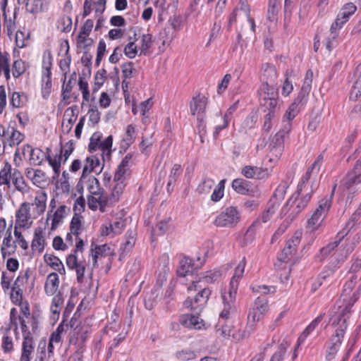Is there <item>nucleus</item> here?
<instances>
[{
    "label": "nucleus",
    "instance_id": "obj_62",
    "mask_svg": "<svg viewBox=\"0 0 361 361\" xmlns=\"http://www.w3.org/2000/svg\"><path fill=\"white\" fill-rule=\"evenodd\" d=\"M32 180L35 185H39L46 181V174L41 169H35L32 177Z\"/></svg>",
    "mask_w": 361,
    "mask_h": 361
},
{
    "label": "nucleus",
    "instance_id": "obj_53",
    "mask_svg": "<svg viewBox=\"0 0 361 361\" xmlns=\"http://www.w3.org/2000/svg\"><path fill=\"white\" fill-rule=\"evenodd\" d=\"M25 71L24 62L21 59L15 61L12 66V74L14 78H19Z\"/></svg>",
    "mask_w": 361,
    "mask_h": 361
},
{
    "label": "nucleus",
    "instance_id": "obj_3",
    "mask_svg": "<svg viewBox=\"0 0 361 361\" xmlns=\"http://www.w3.org/2000/svg\"><path fill=\"white\" fill-rule=\"evenodd\" d=\"M334 329V332L327 343L326 359L329 361L335 358L343 342L347 328L344 322L339 325H331Z\"/></svg>",
    "mask_w": 361,
    "mask_h": 361
},
{
    "label": "nucleus",
    "instance_id": "obj_35",
    "mask_svg": "<svg viewBox=\"0 0 361 361\" xmlns=\"http://www.w3.org/2000/svg\"><path fill=\"white\" fill-rule=\"evenodd\" d=\"M44 153L39 148L30 149V163L34 166H39L42 163Z\"/></svg>",
    "mask_w": 361,
    "mask_h": 361
},
{
    "label": "nucleus",
    "instance_id": "obj_7",
    "mask_svg": "<svg viewBox=\"0 0 361 361\" xmlns=\"http://www.w3.org/2000/svg\"><path fill=\"white\" fill-rule=\"evenodd\" d=\"M359 298L358 293H353L349 298H343V301H346V304L340 310L339 314L334 319H331V325H339L344 322L346 328H348L347 321L350 318V312L352 307Z\"/></svg>",
    "mask_w": 361,
    "mask_h": 361
},
{
    "label": "nucleus",
    "instance_id": "obj_19",
    "mask_svg": "<svg viewBox=\"0 0 361 361\" xmlns=\"http://www.w3.org/2000/svg\"><path fill=\"white\" fill-rule=\"evenodd\" d=\"M59 285V278L56 273L49 274L44 285V291L48 295H53L56 293Z\"/></svg>",
    "mask_w": 361,
    "mask_h": 361
},
{
    "label": "nucleus",
    "instance_id": "obj_22",
    "mask_svg": "<svg viewBox=\"0 0 361 361\" xmlns=\"http://www.w3.org/2000/svg\"><path fill=\"white\" fill-rule=\"evenodd\" d=\"M195 264L192 259L190 257H184L180 260L179 267L177 269L178 276H185L188 274L192 272L193 269H197L198 266L194 267Z\"/></svg>",
    "mask_w": 361,
    "mask_h": 361
},
{
    "label": "nucleus",
    "instance_id": "obj_38",
    "mask_svg": "<svg viewBox=\"0 0 361 361\" xmlns=\"http://www.w3.org/2000/svg\"><path fill=\"white\" fill-rule=\"evenodd\" d=\"M78 107L77 106L69 107L65 111L64 116H69L67 124L68 132L71 130L73 124L75 122L78 118Z\"/></svg>",
    "mask_w": 361,
    "mask_h": 361
},
{
    "label": "nucleus",
    "instance_id": "obj_49",
    "mask_svg": "<svg viewBox=\"0 0 361 361\" xmlns=\"http://www.w3.org/2000/svg\"><path fill=\"white\" fill-rule=\"evenodd\" d=\"M116 182V183L112 190L111 197H110L111 202L118 201L119 196L122 194L125 188V184L123 180Z\"/></svg>",
    "mask_w": 361,
    "mask_h": 361
},
{
    "label": "nucleus",
    "instance_id": "obj_64",
    "mask_svg": "<svg viewBox=\"0 0 361 361\" xmlns=\"http://www.w3.org/2000/svg\"><path fill=\"white\" fill-rule=\"evenodd\" d=\"M1 348L4 353H10L13 350V344L12 338L6 334L2 338Z\"/></svg>",
    "mask_w": 361,
    "mask_h": 361
},
{
    "label": "nucleus",
    "instance_id": "obj_10",
    "mask_svg": "<svg viewBox=\"0 0 361 361\" xmlns=\"http://www.w3.org/2000/svg\"><path fill=\"white\" fill-rule=\"evenodd\" d=\"M300 239L298 236H293L291 239L287 240L285 247L279 257V263L275 264L276 268H279L283 263H287L296 252L297 246L299 245Z\"/></svg>",
    "mask_w": 361,
    "mask_h": 361
},
{
    "label": "nucleus",
    "instance_id": "obj_52",
    "mask_svg": "<svg viewBox=\"0 0 361 361\" xmlns=\"http://www.w3.org/2000/svg\"><path fill=\"white\" fill-rule=\"evenodd\" d=\"M269 112L264 116V121L263 125V130L266 132H269L272 127V120L276 116V114L279 110H268Z\"/></svg>",
    "mask_w": 361,
    "mask_h": 361
},
{
    "label": "nucleus",
    "instance_id": "obj_9",
    "mask_svg": "<svg viewBox=\"0 0 361 361\" xmlns=\"http://www.w3.org/2000/svg\"><path fill=\"white\" fill-rule=\"evenodd\" d=\"M290 125L285 123L281 130H280L271 139L269 147L276 156L280 155L283 149L284 137L288 135L290 131Z\"/></svg>",
    "mask_w": 361,
    "mask_h": 361
},
{
    "label": "nucleus",
    "instance_id": "obj_46",
    "mask_svg": "<svg viewBox=\"0 0 361 361\" xmlns=\"http://www.w3.org/2000/svg\"><path fill=\"white\" fill-rule=\"evenodd\" d=\"M106 71L102 68L98 71L94 76V84L92 89L93 92H97L99 88L103 85L106 78Z\"/></svg>",
    "mask_w": 361,
    "mask_h": 361
},
{
    "label": "nucleus",
    "instance_id": "obj_11",
    "mask_svg": "<svg viewBox=\"0 0 361 361\" xmlns=\"http://www.w3.org/2000/svg\"><path fill=\"white\" fill-rule=\"evenodd\" d=\"M210 294L211 290L209 288H204L197 294L194 299L186 300L184 302L185 306L188 307H190L192 310L199 312L207 303Z\"/></svg>",
    "mask_w": 361,
    "mask_h": 361
},
{
    "label": "nucleus",
    "instance_id": "obj_43",
    "mask_svg": "<svg viewBox=\"0 0 361 361\" xmlns=\"http://www.w3.org/2000/svg\"><path fill=\"white\" fill-rule=\"evenodd\" d=\"M288 186L286 183L279 185L276 189L274 193L271 196L269 200H274V202H277L278 207L280 206V203L283 200L285 197V194L286 192V189Z\"/></svg>",
    "mask_w": 361,
    "mask_h": 361
},
{
    "label": "nucleus",
    "instance_id": "obj_37",
    "mask_svg": "<svg viewBox=\"0 0 361 361\" xmlns=\"http://www.w3.org/2000/svg\"><path fill=\"white\" fill-rule=\"evenodd\" d=\"M46 159L48 161L49 165L52 167L54 176V178H58L60 174V166L62 161V157L61 154H56L55 158L53 159L50 155L46 156Z\"/></svg>",
    "mask_w": 361,
    "mask_h": 361
},
{
    "label": "nucleus",
    "instance_id": "obj_55",
    "mask_svg": "<svg viewBox=\"0 0 361 361\" xmlns=\"http://www.w3.org/2000/svg\"><path fill=\"white\" fill-rule=\"evenodd\" d=\"M106 201V197H104V195H102L100 199L98 196L91 195L87 198V204L90 209L92 210H96L98 207V204L102 205V204Z\"/></svg>",
    "mask_w": 361,
    "mask_h": 361
},
{
    "label": "nucleus",
    "instance_id": "obj_47",
    "mask_svg": "<svg viewBox=\"0 0 361 361\" xmlns=\"http://www.w3.org/2000/svg\"><path fill=\"white\" fill-rule=\"evenodd\" d=\"M361 217V204L360 207L355 210V212L351 215V217L348 222L346 224V228H344L343 231L345 232H347V234L348 232L353 228L355 223L357 222Z\"/></svg>",
    "mask_w": 361,
    "mask_h": 361
},
{
    "label": "nucleus",
    "instance_id": "obj_14",
    "mask_svg": "<svg viewBox=\"0 0 361 361\" xmlns=\"http://www.w3.org/2000/svg\"><path fill=\"white\" fill-rule=\"evenodd\" d=\"M30 204L28 202H23L20 208L17 210L16 214V226L21 228H29L31 223L28 224V220L30 219Z\"/></svg>",
    "mask_w": 361,
    "mask_h": 361
},
{
    "label": "nucleus",
    "instance_id": "obj_61",
    "mask_svg": "<svg viewBox=\"0 0 361 361\" xmlns=\"http://www.w3.org/2000/svg\"><path fill=\"white\" fill-rule=\"evenodd\" d=\"M106 51V43L103 39H100L98 44L97 57L95 60L96 66H99L100 65L101 61Z\"/></svg>",
    "mask_w": 361,
    "mask_h": 361
},
{
    "label": "nucleus",
    "instance_id": "obj_31",
    "mask_svg": "<svg viewBox=\"0 0 361 361\" xmlns=\"http://www.w3.org/2000/svg\"><path fill=\"white\" fill-rule=\"evenodd\" d=\"M11 227L12 225H11V226L8 228L6 231V236L4 238L3 240L1 252L4 258L11 254L10 251H7L6 249L12 248V252H13L16 248V245H13L15 242L12 243Z\"/></svg>",
    "mask_w": 361,
    "mask_h": 361
},
{
    "label": "nucleus",
    "instance_id": "obj_36",
    "mask_svg": "<svg viewBox=\"0 0 361 361\" xmlns=\"http://www.w3.org/2000/svg\"><path fill=\"white\" fill-rule=\"evenodd\" d=\"M357 282V276L355 274H352L348 276L347 281L343 285V292L341 297H347L353 290Z\"/></svg>",
    "mask_w": 361,
    "mask_h": 361
},
{
    "label": "nucleus",
    "instance_id": "obj_48",
    "mask_svg": "<svg viewBox=\"0 0 361 361\" xmlns=\"http://www.w3.org/2000/svg\"><path fill=\"white\" fill-rule=\"evenodd\" d=\"M82 216L80 215H74L71 219L70 225V231L71 233L78 237L80 234V230L81 228V220Z\"/></svg>",
    "mask_w": 361,
    "mask_h": 361
},
{
    "label": "nucleus",
    "instance_id": "obj_56",
    "mask_svg": "<svg viewBox=\"0 0 361 361\" xmlns=\"http://www.w3.org/2000/svg\"><path fill=\"white\" fill-rule=\"evenodd\" d=\"M35 204L37 214L39 215L43 214L46 209V194L43 193L42 195L35 197Z\"/></svg>",
    "mask_w": 361,
    "mask_h": 361
},
{
    "label": "nucleus",
    "instance_id": "obj_17",
    "mask_svg": "<svg viewBox=\"0 0 361 361\" xmlns=\"http://www.w3.org/2000/svg\"><path fill=\"white\" fill-rule=\"evenodd\" d=\"M33 338L28 334L23 338L22 343V352L20 361H30L31 355L34 350Z\"/></svg>",
    "mask_w": 361,
    "mask_h": 361
},
{
    "label": "nucleus",
    "instance_id": "obj_50",
    "mask_svg": "<svg viewBox=\"0 0 361 361\" xmlns=\"http://www.w3.org/2000/svg\"><path fill=\"white\" fill-rule=\"evenodd\" d=\"M74 149L73 142L70 140L66 143L64 147H61L59 154L62 157V161L64 164Z\"/></svg>",
    "mask_w": 361,
    "mask_h": 361
},
{
    "label": "nucleus",
    "instance_id": "obj_58",
    "mask_svg": "<svg viewBox=\"0 0 361 361\" xmlns=\"http://www.w3.org/2000/svg\"><path fill=\"white\" fill-rule=\"evenodd\" d=\"M101 134L98 132L94 133L91 138L90 142L88 146V149L90 152H93L97 150V148L99 149V145H100V139H101Z\"/></svg>",
    "mask_w": 361,
    "mask_h": 361
},
{
    "label": "nucleus",
    "instance_id": "obj_40",
    "mask_svg": "<svg viewBox=\"0 0 361 361\" xmlns=\"http://www.w3.org/2000/svg\"><path fill=\"white\" fill-rule=\"evenodd\" d=\"M135 243V232L128 231L125 236V242L121 245V249H122L123 252H128L134 247Z\"/></svg>",
    "mask_w": 361,
    "mask_h": 361
},
{
    "label": "nucleus",
    "instance_id": "obj_16",
    "mask_svg": "<svg viewBox=\"0 0 361 361\" xmlns=\"http://www.w3.org/2000/svg\"><path fill=\"white\" fill-rule=\"evenodd\" d=\"M233 189L240 195H251L253 192L252 184L243 178H235L232 181Z\"/></svg>",
    "mask_w": 361,
    "mask_h": 361
},
{
    "label": "nucleus",
    "instance_id": "obj_1",
    "mask_svg": "<svg viewBox=\"0 0 361 361\" xmlns=\"http://www.w3.org/2000/svg\"><path fill=\"white\" fill-rule=\"evenodd\" d=\"M259 102L262 106L267 110H279V94L276 86L263 82L257 91Z\"/></svg>",
    "mask_w": 361,
    "mask_h": 361
},
{
    "label": "nucleus",
    "instance_id": "obj_13",
    "mask_svg": "<svg viewBox=\"0 0 361 361\" xmlns=\"http://www.w3.org/2000/svg\"><path fill=\"white\" fill-rule=\"evenodd\" d=\"M361 183V159L357 160L353 169L349 171L341 180V185L348 189Z\"/></svg>",
    "mask_w": 361,
    "mask_h": 361
},
{
    "label": "nucleus",
    "instance_id": "obj_63",
    "mask_svg": "<svg viewBox=\"0 0 361 361\" xmlns=\"http://www.w3.org/2000/svg\"><path fill=\"white\" fill-rule=\"evenodd\" d=\"M141 42H142V44H141V49H141L140 54H145L146 51L152 45V35L149 34L143 35L142 37Z\"/></svg>",
    "mask_w": 361,
    "mask_h": 361
},
{
    "label": "nucleus",
    "instance_id": "obj_42",
    "mask_svg": "<svg viewBox=\"0 0 361 361\" xmlns=\"http://www.w3.org/2000/svg\"><path fill=\"white\" fill-rule=\"evenodd\" d=\"M67 207L65 205H61L54 212L52 219L51 228L54 229L62 221L66 214Z\"/></svg>",
    "mask_w": 361,
    "mask_h": 361
},
{
    "label": "nucleus",
    "instance_id": "obj_5",
    "mask_svg": "<svg viewBox=\"0 0 361 361\" xmlns=\"http://www.w3.org/2000/svg\"><path fill=\"white\" fill-rule=\"evenodd\" d=\"M278 208L276 202H274V200H269L267 209L264 211L262 216L250 225L245 233V236L247 238H253L255 231L262 228V223H267Z\"/></svg>",
    "mask_w": 361,
    "mask_h": 361
},
{
    "label": "nucleus",
    "instance_id": "obj_32",
    "mask_svg": "<svg viewBox=\"0 0 361 361\" xmlns=\"http://www.w3.org/2000/svg\"><path fill=\"white\" fill-rule=\"evenodd\" d=\"M301 107L296 104L295 102H292L290 105L289 106L288 109L286 110L283 118V125L285 123H289L291 125V121L300 112Z\"/></svg>",
    "mask_w": 361,
    "mask_h": 361
},
{
    "label": "nucleus",
    "instance_id": "obj_21",
    "mask_svg": "<svg viewBox=\"0 0 361 361\" xmlns=\"http://www.w3.org/2000/svg\"><path fill=\"white\" fill-rule=\"evenodd\" d=\"M347 235V232L341 231L338 233L336 240L334 242L329 243L326 246L320 249V255L322 259L327 257L331 252L338 246L343 238Z\"/></svg>",
    "mask_w": 361,
    "mask_h": 361
},
{
    "label": "nucleus",
    "instance_id": "obj_30",
    "mask_svg": "<svg viewBox=\"0 0 361 361\" xmlns=\"http://www.w3.org/2000/svg\"><path fill=\"white\" fill-rule=\"evenodd\" d=\"M87 189L92 195L98 196L100 199L104 195V190L100 188L99 180L94 176L88 178Z\"/></svg>",
    "mask_w": 361,
    "mask_h": 361
},
{
    "label": "nucleus",
    "instance_id": "obj_25",
    "mask_svg": "<svg viewBox=\"0 0 361 361\" xmlns=\"http://www.w3.org/2000/svg\"><path fill=\"white\" fill-rule=\"evenodd\" d=\"M86 164L83 166L81 176V180H84L91 172L99 166L100 161L99 158L95 156H91L86 158Z\"/></svg>",
    "mask_w": 361,
    "mask_h": 361
},
{
    "label": "nucleus",
    "instance_id": "obj_20",
    "mask_svg": "<svg viewBox=\"0 0 361 361\" xmlns=\"http://www.w3.org/2000/svg\"><path fill=\"white\" fill-rule=\"evenodd\" d=\"M12 183L15 186L16 190L22 192L23 194L29 192L30 188L26 184L22 173L17 169H14L13 171Z\"/></svg>",
    "mask_w": 361,
    "mask_h": 361
},
{
    "label": "nucleus",
    "instance_id": "obj_59",
    "mask_svg": "<svg viewBox=\"0 0 361 361\" xmlns=\"http://www.w3.org/2000/svg\"><path fill=\"white\" fill-rule=\"evenodd\" d=\"M113 143V137L112 135L108 136L103 142H100L99 149L102 151L106 155L109 157L111 155V148L112 147Z\"/></svg>",
    "mask_w": 361,
    "mask_h": 361
},
{
    "label": "nucleus",
    "instance_id": "obj_4",
    "mask_svg": "<svg viewBox=\"0 0 361 361\" xmlns=\"http://www.w3.org/2000/svg\"><path fill=\"white\" fill-rule=\"evenodd\" d=\"M240 219L238 209L235 207H229L216 217L214 224L218 227H233L239 222Z\"/></svg>",
    "mask_w": 361,
    "mask_h": 361
},
{
    "label": "nucleus",
    "instance_id": "obj_28",
    "mask_svg": "<svg viewBox=\"0 0 361 361\" xmlns=\"http://www.w3.org/2000/svg\"><path fill=\"white\" fill-rule=\"evenodd\" d=\"M12 173L11 165L6 161L4 167L0 171V185H6L8 188H10Z\"/></svg>",
    "mask_w": 361,
    "mask_h": 361
},
{
    "label": "nucleus",
    "instance_id": "obj_54",
    "mask_svg": "<svg viewBox=\"0 0 361 361\" xmlns=\"http://www.w3.org/2000/svg\"><path fill=\"white\" fill-rule=\"evenodd\" d=\"M135 129L133 125H128L127 126L126 135L123 139V142H124L128 147H129L135 139Z\"/></svg>",
    "mask_w": 361,
    "mask_h": 361
},
{
    "label": "nucleus",
    "instance_id": "obj_26",
    "mask_svg": "<svg viewBox=\"0 0 361 361\" xmlns=\"http://www.w3.org/2000/svg\"><path fill=\"white\" fill-rule=\"evenodd\" d=\"M324 314H320L317 317L302 331L298 340V345L302 343L306 338L315 329L317 325L322 321Z\"/></svg>",
    "mask_w": 361,
    "mask_h": 361
},
{
    "label": "nucleus",
    "instance_id": "obj_34",
    "mask_svg": "<svg viewBox=\"0 0 361 361\" xmlns=\"http://www.w3.org/2000/svg\"><path fill=\"white\" fill-rule=\"evenodd\" d=\"M357 7L353 3H348L343 6L338 16L345 23L348 21L350 16H351L356 11Z\"/></svg>",
    "mask_w": 361,
    "mask_h": 361
},
{
    "label": "nucleus",
    "instance_id": "obj_33",
    "mask_svg": "<svg viewBox=\"0 0 361 361\" xmlns=\"http://www.w3.org/2000/svg\"><path fill=\"white\" fill-rule=\"evenodd\" d=\"M238 9L243 11L245 14L247 21L250 25L251 31L252 33L255 32V23L254 18L250 16V8L247 0H239Z\"/></svg>",
    "mask_w": 361,
    "mask_h": 361
},
{
    "label": "nucleus",
    "instance_id": "obj_2",
    "mask_svg": "<svg viewBox=\"0 0 361 361\" xmlns=\"http://www.w3.org/2000/svg\"><path fill=\"white\" fill-rule=\"evenodd\" d=\"M336 188V184L334 185L331 193L329 197H325L319 200L318 207L312 214L310 219H308L307 226L309 228H311L312 231L317 228L326 216L329 209L331 207V200L334 195Z\"/></svg>",
    "mask_w": 361,
    "mask_h": 361
},
{
    "label": "nucleus",
    "instance_id": "obj_8",
    "mask_svg": "<svg viewBox=\"0 0 361 361\" xmlns=\"http://www.w3.org/2000/svg\"><path fill=\"white\" fill-rule=\"evenodd\" d=\"M268 310V299L265 296H259L256 298L253 307L249 312L248 319H252L254 323L259 322Z\"/></svg>",
    "mask_w": 361,
    "mask_h": 361
},
{
    "label": "nucleus",
    "instance_id": "obj_27",
    "mask_svg": "<svg viewBox=\"0 0 361 361\" xmlns=\"http://www.w3.org/2000/svg\"><path fill=\"white\" fill-rule=\"evenodd\" d=\"M238 285L237 282L230 281L228 292L222 293L224 302L235 305Z\"/></svg>",
    "mask_w": 361,
    "mask_h": 361
},
{
    "label": "nucleus",
    "instance_id": "obj_29",
    "mask_svg": "<svg viewBox=\"0 0 361 361\" xmlns=\"http://www.w3.org/2000/svg\"><path fill=\"white\" fill-rule=\"evenodd\" d=\"M202 320L198 316L193 314H186L181 317L180 323L188 328L200 329V323Z\"/></svg>",
    "mask_w": 361,
    "mask_h": 361
},
{
    "label": "nucleus",
    "instance_id": "obj_41",
    "mask_svg": "<svg viewBox=\"0 0 361 361\" xmlns=\"http://www.w3.org/2000/svg\"><path fill=\"white\" fill-rule=\"evenodd\" d=\"M72 27V19L69 16H63L57 21V29L62 32H69Z\"/></svg>",
    "mask_w": 361,
    "mask_h": 361
},
{
    "label": "nucleus",
    "instance_id": "obj_45",
    "mask_svg": "<svg viewBox=\"0 0 361 361\" xmlns=\"http://www.w3.org/2000/svg\"><path fill=\"white\" fill-rule=\"evenodd\" d=\"M245 265H246V259H245V257H243L240 261L238 266L235 267L234 274L230 281H234V282H237L238 283H239V281L243 277V273L245 271Z\"/></svg>",
    "mask_w": 361,
    "mask_h": 361
},
{
    "label": "nucleus",
    "instance_id": "obj_18",
    "mask_svg": "<svg viewBox=\"0 0 361 361\" xmlns=\"http://www.w3.org/2000/svg\"><path fill=\"white\" fill-rule=\"evenodd\" d=\"M44 230L42 227H37L34 232V238L31 244L32 250H37L39 252H42L44 248L45 239H44Z\"/></svg>",
    "mask_w": 361,
    "mask_h": 361
},
{
    "label": "nucleus",
    "instance_id": "obj_44",
    "mask_svg": "<svg viewBox=\"0 0 361 361\" xmlns=\"http://www.w3.org/2000/svg\"><path fill=\"white\" fill-rule=\"evenodd\" d=\"M63 303V298L62 293L59 292L52 299L51 312L53 314L56 315L57 317L59 315L60 307Z\"/></svg>",
    "mask_w": 361,
    "mask_h": 361
},
{
    "label": "nucleus",
    "instance_id": "obj_23",
    "mask_svg": "<svg viewBox=\"0 0 361 361\" xmlns=\"http://www.w3.org/2000/svg\"><path fill=\"white\" fill-rule=\"evenodd\" d=\"M51 63L49 61L47 66H43L45 71L42 75V94H49L51 89Z\"/></svg>",
    "mask_w": 361,
    "mask_h": 361
},
{
    "label": "nucleus",
    "instance_id": "obj_24",
    "mask_svg": "<svg viewBox=\"0 0 361 361\" xmlns=\"http://www.w3.org/2000/svg\"><path fill=\"white\" fill-rule=\"evenodd\" d=\"M44 259L48 265H49L54 270L57 271L60 274L63 275L66 274L64 266L58 257L53 255L45 254Z\"/></svg>",
    "mask_w": 361,
    "mask_h": 361
},
{
    "label": "nucleus",
    "instance_id": "obj_12",
    "mask_svg": "<svg viewBox=\"0 0 361 361\" xmlns=\"http://www.w3.org/2000/svg\"><path fill=\"white\" fill-rule=\"evenodd\" d=\"M207 104V99L201 94L193 97L190 102V108L191 114L193 116H197V120L200 122L199 126H200L203 123L202 114L206 109Z\"/></svg>",
    "mask_w": 361,
    "mask_h": 361
},
{
    "label": "nucleus",
    "instance_id": "obj_51",
    "mask_svg": "<svg viewBox=\"0 0 361 361\" xmlns=\"http://www.w3.org/2000/svg\"><path fill=\"white\" fill-rule=\"evenodd\" d=\"M25 138L24 134L21 133L20 131L13 128L12 133L8 139L9 145L11 147L13 145H18Z\"/></svg>",
    "mask_w": 361,
    "mask_h": 361
},
{
    "label": "nucleus",
    "instance_id": "obj_6",
    "mask_svg": "<svg viewBox=\"0 0 361 361\" xmlns=\"http://www.w3.org/2000/svg\"><path fill=\"white\" fill-rule=\"evenodd\" d=\"M295 194H297V197L293 200V196L286 204V207H290L292 219L298 215L307 207L312 197V190L304 195H302V191L299 194L297 190Z\"/></svg>",
    "mask_w": 361,
    "mask_h": 361
},
{
    "label": "nucleus",
    "instance_id": "obj_15",
    "mask_svg": "<svg viewBox=\"0 0 361 361\" xmlns=\"http://www.w3.org/2000/svg\"><path fill=\"white\" fill-rule=\"evenodd\" d=\"M28 278L29 274L26 272L23 276H19L14 281L11 298L12 302L16 305H20L23 300V291L20 287V283H23L24 281L26 282Z\"/></svg>",
    "mask_w": 361,
    "mask_h": 361
},
{
    "label": "nucleus",
    "instance_id": "obj_39",
    "mask_svg": "<svg viewBox=\"0 0 361 361\" xmlns=\"http://www.w3.org/2000/svg\"><path fill=\"white\" fill-rule=\"evenodd\" d=\"M214 181L210 178L205 177L203 180L198 185L197 192L200 194H208L213 188Z\"/></svg>",
    "mask_w": 361,
    "mask_h": 361
},
{
    "label": "nucleus",
    "instance_id": "obj_57",
    "mask_svg": "<svg viewBox=\"0 0 361 361\" xmlns=\"http://www.w3.org/2000/svg\"><path fill=\"white\" fill-rule=\"evenodd\" d=\"M286 343H281L269 361H283L286 353Z\"/></svg>",
    "mask_w": 361,
    "mask_h": 361
},
{
    "label": "nucleus",
    "instance_id": "obj_60",
    "mask_svg": "<svg viewBox=\"0 0 361 361\" xmlns=\"http://www.w3.org/2000/svg\"><path fill=\"white\" fill-rule=\"evenodd\" d=\"M345 23L341 18H340L338 16L335 20V21L332 23L330 27V32L332 35V39H335L337 37V31L340 30L343 25Z\"/></svg>",
    "mask_w": 361,
    "mask_h": 361
}]
</instances>
